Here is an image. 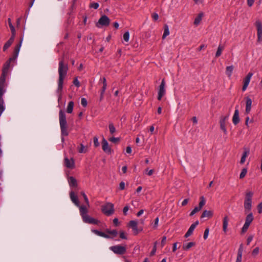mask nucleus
<instances>
[{"label":"nucleus","mask_w":262,"mask_h":262,"mask_svg":"<svg viewBox=\"0 0 262 262\" xmlns=\"http://www.w3.org/2000/svg\"><path fill=\"white\" fill-rule=\"evenodd\" d=\"M120 237L122 239H127V237L125 236V233L123 231H120Z\"/></svg>","instance_id":"4d7b16f0"},{"label":"nucleus","mask_w":262,"mask_h":262,"mask_svg":"<svg viewBox=\"0 0 262 262\" xmlns=\"http://www.w3.org/2000/svg\"><path fill=\"white\" fill-rule=\"evenodd\" d=\"M123 39L125 41L128 42L129 38V33L128 31L125 32L123 34Z\"/></svg>","instance_id":"ea45409f"},{"label":"nucleus","mask_w":262,"mask_h":262,"mask_svg":"<svg viewBox=\"0 0 262 262\" xmlns=\"http://www.w3.org/2000/svg\"><path fill=\"white\" fill-rule=\"evenodd\" d=\"M113 223H114V224L115 225V226H118V225H119V223L118 219L117 218H115L113 220Z\"/></svg>","instance_id":"774afa93"},{"label":"nucleus","mask_w":262,"mask_h":262,"mask_svg":"<svg viewBox=\"0 0 262 262\" xmlns=\"http://www.w3.org/2000/svg\"><path fill=\"white\" fill-rule=\"evenodd\" d=\"M234 70V66H228L226 68V74L228 76V77H231L233 71Z\"/></svg>","instance_id":"c85d7f7f"},{"label":"nucleus","mask_w":262,"mask_h":262,"mask_svg":"<svg viewBox=\"0 0 262 262\" xmlns=\"http://www.w3.org/2000/svg\"><path fill=\"white\" fill-rule=\"evenodd\" d=\"M213 212L212 210H204L201 216V218H204V217H208V218H211L213 216Z\"/></svg>","instance_id":"412c9836"},{"label":"nucleus","mask_w":262,"mask_h":262,"mask_svg":"<svg viewBox=\"0 0 262 262\" xmlns=\"http://www.w3.org/2000/svg\"><path fill=\"white\" fill-rule=\"evenodd\" d=\"M74 105V103L73 101H70L68 103L67 108V112L68 113L71 114L72 113L73 110V107Z\"/></svg>","instance_id":"2f4dec72"},{"label":"nucleus","mask_w":262,"mask_h":262,"mask_svg":"<svg viewBox=\"0 0 262 262\" xmlns=\"http://www.w3.org/2000/svg\"><path fill=\"white\" fill-rule=\"evenodd\" d=\"M64 163L67 168L73 169L75 167V162L73 158H71L70 160L67 157H65L64 159Z\"/></svg>","instance_id":"dca6fc26"},{"label":"nucleus","mask_w":262,"mask_h":262,"mask_svg":"<svg viewBox=\"0 0 262 262\" xmlns=\"http://www.w3.org/2000/svg\"><path fill=\"white\" fill-rule=\"evenodd\" d=\"M249 226L250 225H247L246 224H244L243 228H242V233H245L247 231V230L248 229Z\"/></svg>","instance_id":"de8ad7c7"},{"label":"nucleus","mask_w":262,"mask_h":262,"mask_svg":"<svg viewBox=\"0 0 262 262\" xmlns=\"http://www.w3.org/2000/svg\"><path fill=\"white\" fill-rule=\"evenodd\" d=\"M229 118V115L221 116L220 117V128L223 131L225 135H227V131L226 127V122Z\"/></svg>","instance_id":"9b49d317"},{"label":"nucleus","mask_w":262,"mask_h":262,"mask_svg":"<svg viewBox=\"0 0 262 262\" xmlns=\"http://www.w3.org/2000/svg\"><path fill=\"white\" fill-rule=\"evenodd\" d=\"M10 66V63H9L8 62H6L3 65V69H2V73L7 74L9 68Z\"/></svg>","instance_id":"7c9ffc66"},{"label":"nucleus","mask_w":262,"mask_h":262,"mask_svg":"<svg viewBox=\"0 0 262 262\" xmlns=\"http://www.w3.org/2000/svg\"><path fill=\"white\" fill-rule=\"evenodd\" d=\"M165 87V79L163 78L161 81V83L159 87L158 94L157 99L158 100H161L163 96L166 93Z\"/></svg>","instance_id":"1a4fd4ad"},{"label":"nucleus","mask_w":262,"mask_h":262,"mask_svg":"<svg viewBox=\"0 0 262 262\" xmlns=\"http://www.w3.org/2000/svg\"><path fill=\"white\" fill-rule=\"evenodd\" d=\"M252 75H253V73L251 72H249L247 74V75L246 76V77L244 79V80H243L244 84H243V85L242 87L243 91H245L247 89Z\"/></svg>","instance_id":"2eb2a0df"},{"label":"nucleus","mask_w":262,"mask_h":262,"mask_svg":"<svg viewBox=\"0 0 262 262\" xmlns=\"http://www.w3.org/2000/svg\"><path fill=\"white\" fill-rule=\"evenodd\" d=\"M62 91V89H61V91H58V88H57V92L59 94L58 99V101H59L61 99Z\"/></svg>","instance_id":"0e129e2a"},{"label":"nucleus","mask_w":262,"mask_h":262,"mask_svg":"<svg viewBox=\"0 0 262 262\" xmlns=\"http://www.w3.org/2000/svg\"><path fill=\"white\" fill-rule=\"evenodd\" d=\"M224 47L220 45L217 48V51L215 54V57H219L222 54V51L224 50Z\"/></svg>","instance_id":"473e14b6"},{"label":"nucleus","mask_w":262,"mask_h":262,"mask_svg":"<svg viewBox=\"0 0 262 262\" xmlns=\"http://www.w3.org/2000/svg\"><path fill=\"white\" fill-rule=\"evenodd\" d=\"M119 189L120 190H123L125 189V183L124 182H121L119 184Z\"/></svg>","instance_id":"6e6d98bb"},{"label":"nucleus","mask_w":262,"mask_h":262,"mask_svg":"<svg viewBox=\"0 0 262 262\" xmlns=\"http://www.w3.org/2000/svg\"><path fill=\"white\" fill-rule=\"evenodd\" d=\"M257 32V41H262V23L260 20H257L255 23Z\"/></svg>","instance_id":"9d476101"},{"label":"nucleus","mask_w":262,"mask_h":262,"mask_svg":"<svg viewBox=\"0 0 262 262\" xmlns=\"http://www.w3.org/2000/svg\"><path fill=\"white\" fill-rule=\"evenodd\" d=\"M169 34V28L167 25H164V33L162 36V38L164 39Z\"/></svg>","instance_id":"72a5a7b5"},{"label":"nucleus","mask_w":262,"mask_h":262,"mask_svg":"<svg viewBox=\"0 0 262 262\" xmlns=\"http://www.w3.org/2000/svg\"><path fill=\"white\" fill-rule=\"evenodd\" d=\"M78 151L79 153H85L87 151V148L82 144H80V147L78 148Z\"/></svg>","instance_id":"c9c22d12"},{"label":"nucleus","mask_w":262,"mask_h":262,"mask_svg":"<svg viewBox=\"0 0 262 262\" xmlns=\"http://www.w3.org/2000/svg\"><path fill=\"white\" fill-rule=\"evenodd\" d=\"M199 223V221H196L195 223H194L190 226L188 230L185 234V237L187 238L192 234L193 230H194L196 226L198 225Z\"/></svg>","instance_id":"f3484780"},{"label":"nucleus","mask_w":262,"mask_h":262,"mask_svg":"<svg viewBox=\"0 0 262 262\" xmlns=\"http://www.w3.org/2000/svg\"><path fill=\"white\" fill-rule=\"evenodd\" d=\"M102 148L106 154H111L112 152V149L110 147L107 141L104 138L102 141Z\"/></svg>","instance_id":"4468645a"},{"label":"nucleus","mask_w":262,"mask_h":262,"mask_svg":"<svg viewBox=\"0 0 262 262\" xmlns=\"http://www.w3.org/2000/svg\"><path fill=\"white\" fill-rule=\"evenodd\" d=\"M152 18L155 21L157 20L159 18V15L156 13H154L152 15Z\"/></svg>","instance_id":"e2e57ef3"},{"label":"nucleus","mask_w":262,"mask_h":262,"mask_svg":"<svg viewBox=\"0 0 262 262\" xmlns=\"http://www.w3.org/2000/svg\"><path fill=\"white\" fill-rule=\"evenodd\" d=\"M245 99L246 100L245 113L248 114L250 113L251 109L252 100L248 96L246 97Z\"/></svg>","instance_id":"6ab92c4d"},{"label":"nucleus","mask_w":262,"mask_h":262,"mask_svg":"<svg viewBox=\"0 0 262 262\" xmlns=\"http://www.w3.org/2000/svg\"><path fill=\"white\" fill-rule=\"evenodd\" d=\"M99 4L97 3H93L90 4V8L97 9L99 7Z\"/></svg>","instance_id":"a18cd8bd"},{"label":"nucleus","mask_w":262,"mask_h":262,"mask_svg":"<svg viewBox=\"0 0 262 262\" xmlns=\"http://www.w3.org/2000/svg\"><path fill=\"white\" fill-rule=\"evenodd\" d=\"M68 182L71 187H76L77 186V180L73 177L71 176L68 178Z\"/></svg>","instance_id":"5701e85b"},{"label":"nucleus","mask_w":262,"mask_h":262,"mask_svg":"<svg viewBox=\"0 0 262 262\" xmlns=\"http://www.w3.org/2000/svg\"><path fill=\"white\" fill-rule=\"evenodd\" d=\"M157 244V242H155L152 250H151V251L150 252V256H154L155 254V253L157 250V246H156Z\"/></svg>","instance_id":"a19ab883"},{"label":"nucleus","mask_w":262,"mask_h":262,"mask_svg":"<svg viewBox=\"0 0 262 262\" xmlns=\"http://www.w3.org/2000/svg\"><path fill=\"white\" fill-rule=\"evenodd\" d=\"M109 130L111 134H113L116 132V128L113 123H110L109 125Z\"/></svg>","instance_id":"4c0bfd02"},{"label":"nucleus","mask_w":262,"mask_h":262,"mask_svg":"<svg viewBox=\"0 0 262 262\" xmlns=\"http://www.w3.org/2000/svg\"><path fill=\"white\" fill-rule=\"evenodd\" d=\"M257 210H258V212L259 213H261L262 212V202L260 203L257 205Z\"/></svg>","instance_id":"13d9d810"},{"label":"nucleus","mask_w":262,"mask_h":262,"mask_svg":"<svg viewBox=\"0 0 262 262\" xmlns=\"http://www.w3.org/2000/svg\"><path fill=\"white\" fill-rule=\"evenodd\" d=\"M59 124L61 129V134L62 136V142H64V136H68L69 132L68 131V125L66 119V116L62 110H60L59 113Z\"/></svg>","instance_id":"f03ea898"},{"label":"nucleus","mask_w":262,"mask_h":262,"mask_svg":"<svg viewBox=\"0 0 262 262\" xmlns=\"http://www.w3.org/2000/svg\"><path fill=\"white\" fill-rule=\"evenodd\" d=\"M259 249L258 247H256L252 252V255L254 256H256L259 253Z\"/></svg>","instance_id":"09e8293b"},{"label":"nucleus","mask_w":262,"mask_h":262,"mask_svg":"<svg viewBox=\"0 0 262 262\" xmlns=\"http://www.w3.org/2000/svg\"><path fill=\"white\" fill-rule=\"evenodd\" d=\"M209 231V229L208 228H207L205 229V230L204 231V238L205 239H206L208 237Z\"/></svg>","instance_id":"5fc2aeb1"},{"label":"nucleus","mask_w":262,"mask_h":262,"mask_svg":"<svg viewBox=\"0 0 262 262\" xmlns=\"http://www.w3.org/2000/svg\"><path fill=\"white\" fill-rule=\"evenodd\" d=\"M253 235H250L248 236L247 239V244L249 245L250 243L252 241L253 239Z\"/></svg>","instance_id":"69168bd1"},{"label":"nucleus","mask_w":262,"mask_h":262,"mask_svg":"<svg viewBox=\"0 0 262 262\" xmlns=\"http://www.w3.org/2000/svg\"><path fill=\"white\" fill-rule=\"evenodd\" d=\"M129 209V207L126 205L125 206L123 209V213L124 215H126L127 214V212L128 211Z\"/></svg>","instance_id":"680f3d73"},{"label":"nucleus","mask_w":262,"mask_h":262,"mask_svg":"<svg viewBox=\"0 0 262 262\" xmlns=\"http://www.w3.org/2000/svg\"><path fill=\"white\" fill-rule=\"evenodd\" d=\"M195 245V242H189L187 243V244H184L183 245V249L185 251H188L189 250L191 247L194 246Z\"/></svg>","instance_id":"bb28decb"},{"label":"nucleus","mask_w":262,"mask_h":262,"mask_svg":"<svg viewBox=\"0 0 262 262\" xmlns=\"http://www.w3.org/2000/svg\"><path fill=\"white\" fill-rule=\"evenodd\" d=\"M128 226L133 229L135 235H137L139 232L142 231V228L140 229L138 228V223L136 221H130L129 222Z\"/></svg>","instance_id":"f8f14e48"},{"label":"nucleus","mask_w":262,"mask_h":262,"mask_svg":"<svg viewBox=\"0 0 262 262\" xmlns=\"http://www.w3.org/2000/svg\"><path fill=\"white\" fill-rule=\"evenodd\" d=\"M247 172V169H246V168H243V169H242V171H241V173H240V175H239V178H240V179H243V178H244L245 177V176H246V174Z\"/></svg>","instance_id":"79ce46f5"},{"label":"nucleus","mask_w":262,"mask_h":262,"mask_svg":"<svg viewBox=\"0 0 262 262\" xmlns=\"http://www.w3.org/2000/svg\"><path fill=\"white\" fill-rule=\"evenodd\" d=\"M243 244H241L238 250L237 254L242 255L243 254Z\"/></svg>","instance_id":"052dcab7"},{"label":"nucleus","mask_w":262,"mask_h":262,"mask_svg":"<svg viewBox=\"0 0 262 262\" xmlns=\"http://www.w3.org/2000/svg\"><path fill=\"white\" fill-rule=\"evenodd\" d=\"M239 111L238 110V106H237L232 118V121L234 125H236L239 122Z\"/></svg>","instance_id":"a211bd4d"},{"label":"nucleus","mask_w":262,"mask_h":262,"mask_svg":"<svg viewBox=\"0 0 262 262\" xmlns=\"http://www.w3.org/2000/svg\"><path fill=\"white\" fill-rule=\"evenodd\" d=\"M82 218L83 221L86 223L97 225L100 222L99 221L90 216L88 214L83 216Z\"/></svg>","instance_id":"ddd939ff"},{"label":"nucleus","mask_w":262,"mask_h":262,"mask_svg":"<svg viewBox=\"0 0 262 262\" xmlns=\"http://www.w3.org/2000/svg\"><path fill=\"white\" fill-rule=\"evenodd\" d=\"M23 39V37L20 38L19 42L17 45H16L14 48L13 56L12 57H10L7 61V62H8L9 63H10L12 61L15 60L16 59V58L17 57V56L18 55V53H19V52L20 50V48Z\"/></svg>","instance_id":"6e6552de"},{"label":"nucleus","mask_w":262,"mask_h":262,"mask_svg":"<svg viewBox=\"0 0 262 262\" xmlns=\"http://www.w3.org/2000/svg\"><path fill=\"white\" fill-rule=\"evenodd\" d=\"M200 201L199 204V206H198L200 209L201 210L202 207L204 206V205L205 204V199L203 196H202L200 198Z\"/></svg>","instance_id":"f704fd0d"},{"label":"nucleus","mask_w":262,"mask_h":262,"mask_svg":"<svg viewBox=\"0 0 262 262\" xmlns=\"http://www.w3.org/2000/svg\"><path fill=\"white\" fill-rule=\"evenodd\" d=\"M166 237L165 236H163L162 241H161V245L162 247H163L165 245V244L166 243Z\"/></svg>","instance_id":"bf43d9fd"},{"label":"nucleus","mask_w":262,"mask_h":262,"mask_svg":"<svg viewBox=\"0 0 262 262\" xmlns=\"http://www.w3.org/2000/svg\"><path fill=\"white\" fill-rule=\"evenodd\" d=\"M93 142H94V144L95 147H97L99 146L98 139L96 136L94 137Z\"/></svg>","instance_id":"49530a36"},{"label":"nucleus","mask_w":262,"mask_h":262,"mask_svg":"<svg viewBox=\"0 0 262 262\" xmlns=\"http://www.w3.org/2000/svg\"><path fill=\"white\" fill-rule=\"evenodd\" d=\"M81 103L83 107H86L88 104L86 99L85 98H81Z\"/></svg>","instance_id":"3c124183"},{"label":"nucleus","mask_w":262,"mask_h":262,"mask_svg":"<svg viewBox=\"0 0 262 262\" xmlns=\"http://www.w3.org/2000/svg\"><path fill=\"white\" fill-rule=\"evenodd\" d=\"M110 24V19L108 16L105 15H103L99 19L98 21L96 23V27L100 28L103 26H108Z\"/></svg>","instance_id":"0eeeda50"},{"label":"nucleus","mask_w":262,"mask_h":262,"mask_svg":"<svg viewBox=\"0 0 262 262\" xmlns=\"http://www.w3.org/2000/svg\"><path fill=\"white\" fill-rule=\"evenodd\" d=\"M73 83L77 88H79L80 86V82L78 80L77 78H75L74 79V80L73 81Z\"/></svg>","instance_id":"603ef678"},{"label":"nucleus","mask_w":262,"mask_h":262,"mask_svg":"<svg viewBox=\"0 0 262 262\" xmlns=\"http://www.w3.org/2000/svg\"><path fill=\"white\" fill-rule=\"evenodd\" d=\"M69 70L68 65L67 63L64 62L63 58H62L59 62L58 67V91H61L63 89V84L64 79L67 76Z\"/></svg>","instance_id":"f257e3e1"},{"label":"nucleus","mask_w":262,"mask_h":262,"mask_svg":"<svg viewBox=\"0 0 262 262\" xmlns=\"http://www.w3.org/2000/svg\"><path fill=\"white\" fill-rule=\"evenodd\" d=\"M70 199L73 203L77 206H79V201L78 199L77 196L75 194L73 191L70 193Z\"/></svg>","instance_id":"aec40b11"},{"label":"nucleus","mask_w":262,"mask_h":262,"mask_svg":"<svg viewBox=\"0 0 262 262\" xmlns=\"http://www.w3.org/2000/svg\"><path fill=\"white\" fill-rule=\"evenodd\" d=\"M229 219L227 215L224 216L223 220V230L225 233L227 231V227L228 225Z\"/></svg>","instance_id":"4be33fe9"},{"label":"nucleus","mask_w":262,"mask_h":262,"mask_svg":"<svg viewBox=\"0 0 262 262\" xmlns=\"http://www.w3.org/2000/svg\"><path fill=\"white\" fill-rule=\"evenodd\" d=\"M108 140L113 143H116L120 140V139L113 137L109 138Z\"/></svg>","instance_id":"8fccbe9b"},{"label":"nucleus","mask_w":262,"mask_h":262,"mask_svg":"<svg viewBox=\"0 0 262 262\" xmlns=\"http://www.w3.org/2000/svg\"><path fill=\"white\" fill-rule=\"evenodd\" d=\"M6 75V74L2 73L0 77V116L2 115V114L5 109V106L4 105V101L3 98V96L5 92L4 87Z\"/></svg>","instance_id":"7ed1b4c3"},{"label":"nucleus","mask_w":262,"mask_h":262,"mask_svg":"<svg viewBox=\"0 0 262 262\" xmlns=\"http://www.w3.org/2000/svg\"><path fill=\"white\" fill-rule=\"evenodd\" d=\"M13 38H10L5 43L3 47V51H6L12 44L14 41Z\"/></svg>","instance_id":"a878e982"},{"label":"nucleus","mask_w":262,"mask_h":262,"mask_svg":"<svg viewBox=\"0 0 262 262\" xmlns=\"http://www.w3.org/2000/svg\"><path fill=\"white\" fill-rule=\"evenodd\" d=\"M81 194L83 196V199L84 200V201H85L86 204L88 206H89V205H89V200H88V198L87 196L86 195V194H85V193L84 192H81Z\"/></svg>","instance_id":"c03bdc74"},{"label":"nucleus","mask_w":262,"mask_h":262,"mask_svg":"<svg viewBox=\"0 0 262 262\" xmlns=\"http://www.w3.org/2000/svg\"><path fill=\"white\" fill-rule=\"evenodd\" d=\"M110 249L114 253L118 255H123L126 252V247L120 245L111 246Z\"/></svg>","instance_id":"423d86ee"},{"label":"nucleus","mask_w":262,"mask_h":262,"mask_svg":"<svg viewBox=\"0 0 262 262\" xmlns=\"http://www.w3.org/2000/svg\"><path fill=\"white\" fill-rule=\"evenodd\" d=\"M102 212L106 216H110L114 213V206L111 203H107L102 206Z\"/></svg>","instance_id":"39448f33"},{"label":"nucleus","mask_w":262,"mask_h":262,"mask_svg":"<svg viewBox=\"0 0 262 262\" xmlns=\"http://www.w3.org/2000/svg\"><path fill=\"white\" fill-rule=\"evenodd\" d=\"M106 233L113 235V236L114 237L116 236L118 234V232L116 230H110L109 229H107L106 230Z\"/></svg>","instance_id":"58836bf2"},{"label":"nucleus","mask_w":262,"mask_h":262,"mask_svg":"<svg viewBox=\"0 0 262 262\" xmlns=\"http://www.w3.org/2000/svg\"><path fill=\"white\" fill-rule=\"evenodd\" d=\"M203 16V12L200 13L198 14V15L196 17V18H195V19L194 20V23H194V25L197 26V25H198L200 23V22H201V21L202 20V18Z\"/></svg>","instance_id":"c756f323"},{"label":"nucleus","mask_w":262,"mask_h":262,"mask_svg":"<svg viewBox=\"0 0 262 262\" xmlns=\"http://www.w3.org/2000/svg\"><path fill=\"white\" fill-rule=\"evenodd\" d=\"M92 232L94 233L95 234H97V235L106 238H110L111 237L110 235H108L107 234H105V233L100 231L98 230H92Z\"/></svg>","instance_id":"393cba45"},{"label":"nucleus","mask_w":262,"mask_h":262,"mask_svg":"<svg viewBox=\"0 0 262 262\" xmlns=\"http://www.w3.org/2000/svg\"><path fill=\"white\" fill-rule=\"evenodd\" d=\"M253 220V216L252 213H249L246 217L245 224L250 225Z\"/></svg>","instance_id":"cd10ccee"},{"label":"nucleus","mask_w":262,"mask_h":262,"mask_svg":"<svg viewBox=\"0 0 262 262\" xmlns=\"http://www.w3.org/2000/svg\"><path fill=\"white\" fill-rule=\"evenodd\" d=\"M10 30L12 33V35L10 38H13V39H14L15 36V30L14 27L10 28Z\"/></svg>","instance_id":"864d4df0"},{"label":"nucleus","mask_w":262,"mask_h":262,"mask_svg":"<svg viewBox=\"0 0 262 262\" xmlns=\"http://www.w3.org/2000/svg\"><path fill=\"white\" fill-rule=\"evenodd\" d=\"M242 255L237 254L236 259V262H242Z\"/></svg>","instance_id":"338daca9"},{"label":"nucleus","mask_w":262,"mask_h":262,"mask_svg":"<svg viewBox=\"0 0 262 262\" xmlns=\"http://www.w3.org/2000/svg\"><path fill=\"white\" fill-rule=\"evenodd\" d=\"M201 209H200V208H199L198 206L197 207H195L192 210V211L190 212L189 215L190 216H192L195 213H196V212H199V211H200Z\"/></svg>","instance_id":"37998d69"},{"label":"nucleus","mask_w":262,"mask_h":262,"mask_svg":"<svg viewBox=\"0 0 262 262\" xmlns=\"http://www.w3.org/2000/svg\"><path fill=\"white\" fill-rule=\"evenodd\" d=\"M249 154V151H245L243 154L242 157L241 159V164H244L245 162L246 158Z\"/></svg>","instance_id":"e433bc0d"},{"label":"nucleus","mask_w":262,"mask_h":262,"mask_svg":"<svg viewBox=\"0 0 262 262\" xmlns=\"http://www.w3.org/2000/svg\"><path fill=\"white\" fill-rule=\"evenodd\" d=\"M78 207H79L80 213V215L82 217L83 216L88 214V209L86 206H83V205L80 206L79 205V206H78Z\"/></svg>","instance_id":"b1692460"},{"label":"nucleus","mask_w":262,"mask_h":262,"mask_svg":"<svg viewBox=\"0 0 262 262\" xmlns=\"http://www.w3.org/2000/svg\"><path fill=\"white\" fill-rule=\"evenodd\" d=\"M253 193L252 191H247L246 192L245 198L244 200V208L246 212L251 211L252 208V198Z\"/></svg>","instance_id":"20e7f679"}]
</instances>
